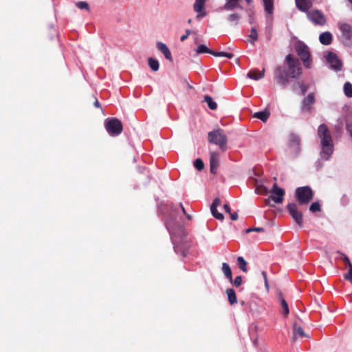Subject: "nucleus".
I'll return each mask as SVG.
<instances>
[{"label":"nucleus","mask_w":352,"mask_h":352,"mask_svg":"<svg viewBox=\"0 0 352 352\" xmlns=\"http://www.w3.org/2000/svg\"><path fill=\"white\" fill-rule=\"evenodd\" d=\"M326 58L332 69L336 71H339L342 69V62L336 54L329 52L326 56Z\"/></svg>","instance_id":"nucleus-15"},{"label":"nucleus","mask_w":352,"mask_h":352,"mask_svg":"<svg viewBox=\"0 0 352 352\" xmlns=\"http://www.w3.org/2000/svg\"><path fill=\"white\" fill-rule=\"evenodd\" d=\"M223 208H224L226 212H227L228 214H230L231 212V209L228 204H224Z\"/></svg>","instance_id":"nucleus-51"},{"label":"nucleus","mask_w":352,"mask_h":352,"mask_svg":"<svg viewBox=\"0 0 352 352\" xmlns=\"http://www.w3.org/2000/svg\"><path fill=\"white\" fill-rule=\"evenodd\" d=\"M188 87H189L190 89H192V86H191V85H188Z\"/></svg>","instance_id":"nucleus-58"},{"label":"nucleus","mask_w":352,"mask_h":352,"mask_svg":"<svg viewBox=\"0 0 352 352\" xmlns=\"http://www.w3.org/2000/svg\"><path fill=\"white\" fill-rule=\"evenodd\" d=\"M230 219L233 221H236L238 219V214L236 212H230Z\"/></svg>","instance_id":"nucleus-50"},{"label":"nucleus","mask_w":352,"mask_h":352,"mask_svg":"<svg viewBox=\"0 0 352 352\" xmlns=\"http://www.w3.org/2000/svg\"><path fill=\"white\" fill-rule=\"evenodd\" d=\"M219 166V153L217 152L210 153V170L212 174H216Z\"/></svg>","instance_id":"nucleus-16"},{"label":"nucleus","mask_w":352,"mask_h":352,"mask_svg":"<svg viewBox=\"0 0 352 352\" xmlns=\"http://www.w3.org/2000/svg\"><path fill=\"white\" fill-rule=\"evenodd\" d=\"M296 6L297 8L307 14L309 12V9L313 6V0H295Z\"/></svg>","instance_id":"nucleus-17"},{"label":"nucleus","mask_w":352,"mask_h":352,"mask_svg":"<svg viewBox=\"0 0 352 352\" xmlns=\"http://www.w3.org/2000/svg\"><path fill=\"white\" fill-rule=\"evenodd\" d=\"M344 91L347 97L352 98V84L346 82L344 85Z\"/></svg>","instance_id":"nucleus-33"},{"label":"nucleus","mask_w":352,"mask_h":352,"mask_svg":"<svg viewBox=\"0 0 352 352\" xmlns=\"http://www.w3.org/2000/svg\"><path fill=\"white\" fill-rule=\"evenodd\" d=\"M315 102V97L313 93L309 94L302 101V110L309 111L311 106Z\"/></svg>","instance_id":"nucleus-21"},{"label":"nucleus","mask_w":352,"mask_h":352,"mask_svg":"<svg viewBox=\"0 0 352 352\" xmlns=\"http://www.w3.org/2000/svg\"><path fill=\"white\" fill-rule=\"evenodd\" d=\"M208 137L210 143L219 146L223 151L227 149L228 138L223 129L219 128L210 131Z\"/></svg>","instance_id":"nucleus-3"},{"label":"nucleus","mask_w":352,"mask_h":352,"mask_svg":"<svg viewBox=\"0 0 352 352\" xmlns=\"http://www.w3.org/2000/svg\"><path fill=\"white\" fill-rule=\"evenodd\" d=\"M265 76V69L263 68L262 71H258V69H251L247 74L248 78L258 80L261 79Z\"/></svg>","instance_id":"nucleus-22"},{"label":"nucleus","mask_w":352,"mask_h":352,"mask_svg":"<svg viewBox=\"0 0 352 352\" xmlns=\"http://www.w3.org/2000/svg\"><path fill=\"white\" fill-rule=\"evenodd\" d=\"M287 210L296 223L300 226H302L303 215L302 212L299 210L298 205L296 203H290L287 206Z\"/></svg>","instance_id":"nucleus-10"},{"label":"nucleus","mask_w":352,"mask_h":352,"mask_svg":"<svg viewBox=\"0 0 352 352\" xmlns=\"http://www.w3.org/2000/svg\"><path fill=\"white\" fill-rule=\"evenodd\" d=\"M307 16L315 25L322 26L327 23L326 17L324 14L318 10L310 11L307 13Z\"/></svg>","instance_id":"nucleus-12"},{"label":"nucleus","mask_w":352,"mask_h":352,"mask_svg":"<svg viewBox=\"0 0 352 352\" xmlns=\"http://www.w3.org/2000/svg\"><path fill=\"white\" fill-rule=\"evenodd\" d=\"M270 116V112L268 110L265 109L262 111L256 112L254 114L253 117L258 118V119L261 120V121L265 122L267 120V119L269 118Z\"/></svg>","instance_id":"nucleus-26"},{"label":"nucleus","mask_w":352,"mask_h":352,"mask_svg":"<svg viewBox=\"0 0 352 352\" xmlns=\"http://www.w3.org/2000/svg\"><path fill=\"white\" fill-rule=\"evenodd\" d=\"M228 19L229 21L236 25L240 19V15L237 13H232L228 15Z\"/></svg>","instance_id":"nucleus-36"},{"label":"nucleus","mask_w":352,"mask_h":352,"mask_svg":"<svg viewBox=\"0 0 352 352\" xmlns=\"http://www.w3.org/2000/svg\"><path fill=\"white\" fill-rule=\"evenodd\" d=\"M157 48L159 51H160L162 54L165 53L169 49L167 45L162 42H157L156 44Z\"/></svg>","instance_id":"nucleus-40"},{"label":"nucleus","mask_w":352,"mask_h":352,"mask_svg":"<svg viewBox=\"0 0 352 352\" xmlns=\"http://www.w3.org/2000/svg\"><path fill=\"white\" fill-rule=\"evenodd\" d=\"M249 36L251 39L250 43L254 44V42L258 39V34L255 28H252L251 29L250 34Z\"/></svg>","instance_id":"nucleus-37"},{"label":"nucleus","mask_w":352,"mask_h":352,"mask_svg":"<svg viewBox=\"0 0 352 352\" xmlns=\"http://www.w3.org/2000/svg\"><path fill=\"white\" fill-rule=\"evenodd\" d=\"M338 122H339V124L335 126V129L337 132L341 133L342 130L343 125H344V118H343L342 119L340 118L338 120Z\"/></svg>","instance_id":"nucleus-43"},{"label":"nucleus","mask_w":352,"mask_h":352,"mask_svg":"<svg viewBox=\"0 0 352 352\" xmlns=\"http://www.w3.org/2000/svg\"><path fill=\"white\" fill-rule=\"evenodd\" d=\"M248 4H250L252 0H245Z\"/></svg>","instance_id":"nucleus-56"},{"label":"nucleus","mask_w":352,"mask_h":352,"mask_svg":"<svg viewBox=\"0 0 352 352\" xmlns=\"http://www.w3.org/2000/svg\"><path fill=\"white\" fill-rule=\"evenodd\" d=\"M287 64L289 76L292 78H296L302 74V67L300 60L294 58L292 54H288L285 58Z\"/></svg>","instance_id":"nucleus-4"},{"label":"nucleus","mask_w":352,"mask_h":352,"mask_svg":"<svg viewBox=\"0 0 352 352\" xmlns=\"http://www.w3.org/2000/svg\"><path fill=\"white\" fill-rule=\"evenodd\" d=\"M194 166L198 170H201L202 169H204V162L202 161V160H201L200 158H197L196 159L195 161H194Z\"/></svg>","instance_id":"nucleus-38"},{"label":"nucleus","mask_w":352,"mask_h":352,"mask_svg":"<svg viewBox=\"0 0 352 352\" xmlns=\"http://www.w3.org/2000/svg\"><path fill=\"white\" fill-rule=\"evenodd\" d=\"M204 101L207 103L208 104V107L211 109V110H215L217 109V103L213 101L212 98L211 96H208V95H206L204 97Z\"/></svg>","instance_id":"nucleus-30"},{"label":"nucleus","mask_w":352,"mask_h":352,"mask_svg":"<svg viewBox=\"0 0 352 352\" xmlns=\"http://www.w3.org/2000/svg\"><path fill=\"white\" fill-rule=\"evenodd\" d=\"M221 203V201L220 199L216 198L214 199L210 207L217 208V206H220Z\"/></svg>","instance_id":"nucleus-47"},{"label":"nucleus","mask_w":352,"mask_h":352,"mask_svg":"<svg viewBox=\"0 0 352 352\" xmlns=\"http://www.w3.org/2000/svg\"><path fill=\"white\" fill-rule=\"evenodd\" d=\"M338 253L341 255V258L342 259L343 262L345 263L346 266L347 267V269L349 270L348 273L344 275V278L345 280L352 283V264L349 257L346 254L340 252H338Z\"/></svg>","instance_id":"nucleus-18"},{"label":"nucleus","mask_w":352,"mask_h":352,"mask_svg":"<svg viewBox=\"0 0 352 352\" xmlns=\"http://www.w3.org/2000/svg\"><path fill=\"white\" fill-rule=\"evenodd\" d=\"M269 192L270 195L265 200L266 204H269L270 200L273 201L275 204H281L283 202L285 192L283 188L278 187L276 183L274 184Z\"/></svg>","instance_id":"nucleus-9"},{"label":"nucleus","mask_w":352,"mask_h":352,"mask_svg":"<svg viewBox=\"0 0 352 352\" xmlns=\"http://www.w3.org/2000/svg\"><path fill=\"white\" fill-rule=\"evenodd\" d=\"M311 212H320L321 210L320 204L318 202L312 203L309 207Z\"/></svg>","instance_id":"nucleus-39"},{"label":"nucleus","mask_w":352,"mask_h":352,"mask_svg":"<svg viewBox=\"0 0 352 352\" xmlns=\"http://www.w3.org/2000/svg\"><path fill=\"white\" fill-rule=\"evenodd\" d=\"M237 263H238L239 269L242 272H248V268H247L248 263L245 261V260L243 258V257L239 256L237 258Z\"/></svg>","instance_id":"nucleus-31"},{"label":"nucleus","mask_w":352,"mask_h":352,"mask_svg":"<svg viewBox=\"0 0 352 352\" xmlns=\"http://www.w3.org/2000/svg\"><path fill=\"white\" fill-rule=\"evenodd\" d=\"M165 223L171 235L175 252L183 257L186 256L190 243L186 239L182 226L177 221L175 210L166 217Z\"/></svg>","instance_id":"nucleus-1"},{"label":"nucleus","mask_w":352,"mask_h":352,"mask_svg":"<svg viewBox=\"0 0 352 352\" xmlns=\"http://www.w3.org/2000/svg\"><path fill=\"white\" fill-rule=\"evenodd\" d=\"M206 0H196L194 5L193 9L195 12L197 13V17H203L206 15V12L204 9Z\"/></svg>","instance_id":"nucleus-19"},{"label":"nucleus","mask_w":352,"mask_h":352,"mask_svg":"<svg viewBox=\"0 0 352 352\" xmlns=\"http://www.w3.org/2000/svg\"><path fill=\"white\" fill-rule=\"evenodd\" d=\"M265 11L268 14H272L274 12V0H262Z\"/></svg>","instance_id":"nucleus-29"},{"label":"nucleus","mask_w":352,"mask_h":352,"mask_svg":"<svg viewBox=\"0 0 352 352\" xmlns=\"http://www.w3.org/2000/svg\"><path fill=\"white\" fill-rule=\"evenodd\" d=\"M295 50L304 65L307 68L310 67V52L309 47L302 42L298 41L295 45Z\"/></svg>","instance_id":"nucleus-7"},{"label":"nucleus","mask_w":352,"mask_h":352,"mask_svg":"<svg viewBox=\"0 0 352 352\" xmlns=\"http://www.w3.org/2000/svg\"><path fill=\"white\" fill-rule=\"evenodd\" d=\"M190 34H191V31L190 30H188V29L186 30V34L182 35L180 37V41L182 42L184 41Z\"/></svg>","instance_id":"nucleus-45"},{"label":"nucleus","mask_w":352,"mask_h":352,"mask_svg":"<svg viewBox=\"0 0 352 352\" xmlns=\"http://www.w3.org/2000/svg\"><path fill=\"white\" fill-rule=\"evenodd\" d=\"M191 22H192V20H191L190 19H188V23H191Z\"/></svg>","instance_id":"nucleus-57"},{"label":"nucleus","mask_w":352,"mask_h":352,"mask_svg":"<svg viewBox=\"0 0 352 352\" xmlns=\"http://www.w3.org/2000/svg\"><path fill=\"white\" fill-rule=\"evenodd\" d=\"M274 76L278 82L283 87L289 82L288 77L289 76L284 67L278 66L276 67Z\"/></svg>","instance_id":"nucleus-13"},{"label":"nucleus","mask_w":352,"mask_h":352,"mask_svg":"<svg viewBox=\"0 0 352 352\" xmlns=\"http://www.w3.org/2000/svg\"><path fill=\"white\" fill-rule=\"evenodd\" d=\"M165 56V58L170 60V61H173V57H172V55H171V52L170 51L168 50V51H166L165 53L163 54Z\"/></svg>","instance_id":"nucleus-49"},{"label":"nucleus","mask_w":352,"mask_h":352,"mask_svg":"<svg viewBox=\"0 0 352 352\" xmlns=\"http://www.w3.org/2000/svg\"><path fill=\"white\" fill-rule=\"evenodd\" d=\"M185 215L186 216V217H187V219L188 220H191L192 219V216L190 214L186 213Z\"/></svg>","instance_id":"nucleus-55"},{"label":"nucleus","mask_w":352,"mask_h":352,"mask_svg":"<svg viewBox=\"0 0 352 352\" xmlns=\"http://www.w3.org/2000/svg\"><path fill=\"white\" fill-rule=\"evenodd\" d=\"M76 6L81 10H89V6L86 1H78L76 3Z\"/></svg>","instance_id":"nucleus-41"},{"label":"nucleus","mask_w":352,"mask_h":352,"mask_svg":"<svg viewBox=\"0 0 352 352\" xmlns=\"http://www.w3.org/2000/svg\"><path fill=\"white\" fill-rule=\"evenodd\" d=\"M277 296L282 309V314L284 317H287L289 314V309L287 302H286L283 294L280 292H278Z\"/></svg>","instance_id":"nucleus-20"},{"label":"nucleus","mask_w":352,"mask_h":352,"mask_svg":"<svg viewBox=\"0 0 352 352\" xmlns=\"http://www.w3.org/2000/svg\"><path fill=\"white\" fill-rule=\"evenodd\" d=\"M255 192L257 194L266 195L268 192L267 188L262 185L256 187Z\"/></svg>","instance_id":"nucleus-42"},{"label":"nucleus","mask_w":352,"mask_h":352,"mask_svg":"<svg viewBox=\"0 0 352 352\" xmlns=\"http://www.w3.org/2000/svg\"><path fill=\"white\" fill-rule=\"evenodd\" d=\"M261 274H262L264 281H265V287L268 289L269 285H268V281H267V273L265 271H262Z\"/></svg>","instance_id":"nucleus-46"},{"label":"nucleus","mask_w":352,"mask_h":352,"mask_svg":"<svg viewBox=\"0 0 352 352\" xmlns=\"http://www.w3.org/2000/svg\"><path fill=\"white\" fill-rule=\"evenodd\" d=\"M196 52L197 54L208 53L214 56H225L228 58H232L234 56V54L232 53L212 51L204 45H199L196 50Z\"/></svg>","instance_id":"nucleus-14"},{"label":"nucleus","mask_w":352,"mask_h":352,"mask_svg":"<svg viewBox=\"0 0 352 352\" xmlns=\"http://www.w3.org/2000/svg\"><path fill=\"white\" fill-rule=\"evenodd\" d=\"M351 4L352 5V0H349Z\"/></svg>","instance_id":"nucleus-59"},{"label":"nucleus","mask_w":352,"mask_h":352,"mask_svg":"<svg viewBox=\"0 0 352 352\" xmlns=\"http://www.w3.org/2000/svg\"><path fill=\"white\" fill-rule=\"evenodd\" d=\"M179 206H180V208H181V209H182V210L183 213H184V214H186L187 212H186V210H185V208H184V206H183V204H182V203H181V204H179Z\"/></svg>","instance_id":"nucleus-54"},{"label":"nucleus","mask_w":352,"mask_h":352,"mask_svg":"<svg viewBox=\"0 0 352 352\" xmlns=\"http://www.w3.org/2000/svg\"><path fill=\"white\" fill-rule=\"evenodd\" d=\"M221 270L225 276L230 283H232V273L229 265L227 263H223Z\"/></svg>","instance_id":"nucleus-27"},{"label":"nucleus","mask_w":352,"mask_h":352,"mask_svg":"<svg viewBox=\"0 0 352 352\" xmlns=\"http://www.w3.org/2000/svg\"><path fill=\"white\" fill-rule=\"evenodd\" d=\"M233 285L236 287H239V286L241 285L242 284V277L241 276H237L234 280H232V283Z\"/></svg>","instance_id":"nucleus-44"},{"label":"nucleus","mask_w":352,"mask_h":352,"mask_svg":"<svg viewBox=\"0 0 352 352\" xmlns=\"http://www.w3.org/2000/svg\"><path fill=\"white\" fill-rule=\"evenodd\" d=\"M210 210L213 217L218 220H223L224 217L223 214L220 213L217 210V208L210 207Z\"/></svg>","instance_id":"nucleus-35"},{"label":"nucleus","mask_w":352,"mask_h":352,"mask_svg":"<svg viewBox=\"0 0 352 352\" xmlns=\"http://www.w3.org/2000/svg\"><path fill=\"white\" fill-rule=\"evenodd\" d=\"M294 333L295 336H298L300 337H305L306 335L304 333L301 327L298 326L296 323L294 324Z\"/></svg>","instance_id":"nucleus-34"},{"label":"nucleus","mask_w":352,"mask_h":352,"mask_svg":"<svg viewBox=\"0 0 352 352\" xmlns=\"http://www.w3.org/2000/svg\"><path fill=\"white\" fill-rule=\"evenodd\" d=\"M317 133L322 147L321 157L327 160L333 152V143L331 132L326 124H322L318 126Z\"/></svg>","instance_id":"nucleus-2"},{"label":"nucleus","mask_w":352,"mask_h":352,"mask_svg":"<svg viewBox=\"0 0 352 352\" xmlns=\"http://www.w3.org/2000/svg\"><path fill=\"white\" fill-rule=\"evenodd\" d=\"M94 105L97 108H101L100 102H98L97 98H95V100L94 102Z\"/></svg>","instance_id":"nucleus-52"},{"label":"nucleus","mask_w":352,"mask_h":352,"mask_svg":"<svg viewBox=\"0 0 352 352\" xmlns=\"http://www.w3.org/2000/svg\"><path fill=\"white\" fill-rule=\"evenodd\" d=\"M342 32V43L346 46H351L352 44V28L349 24L342 23L339 25Z\"/></svg>","instance_id":"nucleus-11"},{"label":"nucleus","mask_w":352,"mask_h":352,"mask_svg":"<svg viewBox=\"0 0 352 352\" xmlns=\"http://www.w3.org/2000/svg\"><path fill=\"white\" fill-rule=\"evenodd\" d=\"M300 87H301V90H302V94H305V92L307 91V87H306V86H305V85H302L300 86Z\"/></svg>","instance_id":"nucleus-53"},{"label":"nucleus","mask_w":352,"mask_h":352,"mask_svg":"<svg viewBox=\"0 0 352 352\" xmlns=\"http://www.w3.org/2000/svg\"><path fill=\"white\" fill-rule=\"evenodd\" d=\"M300 151V139L295 133L289 134L288 137L287 153L292 157H296Z\"/></svg>","instance_id":"nucleus-8"},{"label":"nucleus","mask_w":352,"mask_h":352,"mask_svg":"<svg viewBox=\"0 0 352 352\" xmlns=\"http://www.w3.org/2000/svg\"><path fill=\"white\" fill-rule=\"evenodd\" d=\"M107 131L111 136L120 135L123 130V126L120 120L116 118H107L104 121Z\"/></svg>","instance_id":"nucleus-6"},{"label":"nucleus","mask_w":352,"mask_h":352,"mask_svg":"<svg viewBox=\"0 0 352 352\" xmlns=\"http://www.w3.org/2000/svg\"><path fill=\"white\" fill-rule=\"evenodd\" d=\"M295 195L299 205H306L314 198V192L308 186L297 188Z\"/></svg>","instance_id":"nucleus-5"},{"label":"nucleus","mask_w":352,"mask_h":352,"mask_svg":"<svg viewBox=\"0 0 352 352\" xmlns=\"http://www.w3.org/2000/svg\"><path fill=\"white\" fill-rule=\"evenodd\" d=\"M344 123L346 129L352 139V111L348 112L344 116Z\"/></svg>","instance_id":"nucleus-25"},{"label":"nucleus","mask_w":352,"mask_h":352,"mask_svg":"<svg viewBox=\"0 0 352 352\" xmlns=\"http://www.w3.org/2000/svg\"><path fill=\"white\" fill-rule=\"evenodd\" d=\"M235 8H240L241 10H243V7L239 4V1H226L222 10L231 11Z\"/></svg>","instance_id":"nucleus-24"},{"label":"nucleus","mask_w":352,"mask_h":352,"mask_svg":"<svg viewBox=\"0 0 352 352\" xmlns=\"http://www.w3.org/2000/svg\"><path fill=\"white\" fill-rule=\"evenodd\" d=\"M226 293L228 296V299L230 305H234L236 303V292L233 289L229 288L226 290Z\"/></svg>","instance_id":"nucleus-28"},{"label":"nucleus","mask_w":352,"mask_h":352,"mask_svg":"<svg viewBox=\"0 0 352 352\" xmlns=\"http://www.w3.org/2000/svg\"><path fill=\"white\" fill-rule=\"evenodd\" d=\"M320 42L324 45H329L332 43V34L329 32H324L319 36Z\"/></svg>","instance_id":"nucleus-23"},{"label":"nucleus","mask_w":352,"mask_h":352,"mask_svg":"<svg viewBox=\"0 0 352 352\" xmlns=\"http://www.w3.org/2000/svg\"><path fill=\"white\" fill-rule=\"evenodd\" d=\"M252 231L256 232H264V229L263 228H248L246 230L245 232L249 233Z\"/></svg>","instance_id":"nucleus-48"},{"label":"nucleus","mask_w":352,"mask_h":352,"mask_svg":"<svg viewBox=\"0 0 352 352\" xmlns=\"http://www.w3.org/2000/svg\"><path fill=\"white\" fill-rule=\"evenodd\" d=\"M148 65H149L150 68L153 71L157 72L159 69L160 65H159V62L157 60L154 59L153 58H149L148 59Z\"/></svg>","instance_id":"nucleus-32"}]
</instances>
